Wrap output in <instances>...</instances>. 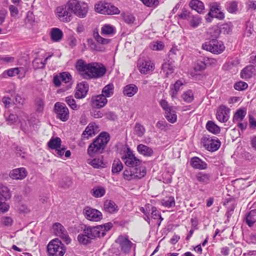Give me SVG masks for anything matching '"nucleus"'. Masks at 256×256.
I'll list each match as a JSON object with an SVG mask.
<instances>
[{
  "label": "nucleus",
  "mask_w": 256,
  "mask_h": 256,
  "mask_svg": "<svg viewBox=\"0 0 256 256\" xmlns=\"http://www.w3.org/2000/svg\"><path fill=\"white\" fill-rule=\"evenodd\" d=\"M165 116L167 120L171 123H174L176 122L177 116L175 111V108L170 109V110H168L165 112Z\"/></svg>",
  "instance_id": "obj_38"
},
{
  "label": "nucleus",
  "mask_w": 256,
  "mask_h": 256,
  "mask_svg": "<svg viewBox=\"0 0 256 256\" xmlns=\"http://www.w3.org/2000/svg\"><path fill=\"white\" fill-rule=\"evenodd\" d=\"M182 97L185 102L190 103L194 100V93L192 90H189L184 92Z\"/></svg>",
  "instance_id": "obj_49"
},
{
  "label": "nucleus",
  "mask_w": 256,
  "mask_h": 256,
  "mask_svg": "<svg viewBox=\"0 0 256 256\" xmlns=\"http://www.w3.org/2000/svg\"><path fill=\"white\" fill-rule=\"evenodd\" d=\"M62 140L58 137L52 138L48 143V146L51 149L56 150L60 148L61 146Z\"/></svg>",
  "instance_id": "obj_35"
},
{
  "label": "nucleus",
  "mask_w": 256,
  "mask_h": 256,
  "mask_svg": "<svg viewBox=\"0 0 256 256\" xmlns=\"http://www.w3.org/2000/svg\"><path fill=\"white\" fill-rule=\"evenodd\" d=\"M216 137L204 136L202 139V146L206 150L210 152H215L220 146V142Z\"/></svg>",
  "instance_id": "obj_9"
},
{
  "label": "nucleus",
  "mask_w": 256,
  "mask_h": 256,
  "mask_svg": "<svg viewBox=\"0 0 256 256\" xmlns=\"http://www.w3.org/2000/svg\"><path fill=\"white\" fill-rule=\"evenodd\" d=\"M162 204L166 208H173L175 206L176 202L174 196H166L161 200Z\"/></svg>",
  "instance_id": "obj_36"
},
{
  "label": "nucleus",
  "mask_w": 256,
  "mask_h": 256,
  "mask_svg": "<svg viewBox=\"0 0 256 256\" xmlns=\"http://www.w3.org/2000/svg\"><path fill=\"white\" fill-rule=\"evenodd\" d=\"M210 38H218L220 34L221 33L220 28L214 27L210 31Z\"/></svg>",
  "instance_id": "obj_60"
},
{
  "label": "nucleus",
  "mask_w": 256,
  "mask_h": 256,
  "mask_svg": "<svg viewBox=\"0 0 256 256\" xmlns=\"http://www.w3.org/2000/svg\"><path fill=\"white\" fill-rule=\"evenodd\" d=\"M145 131V128L142 125L138 122L135 124L134 132L136 136L139 137H142L144 136Z\"/></svg>",
  "instance_id": "obj_51"
},
{
  "label": "nucleus",
  "mask_w": 256,
  "mask_h": 256,
  "mask_svg": "<svg viewBox=\"0 0 256 256\" xmlns=\"http://www.w3.org/2000/svg\"><path fill=\"white\" fill-rule=\"evenodd\" d=\"M86 234H84L83 232L82 234H80L78 235V240L80 244L86 245L90 243L92 240Z\"/></svg>",
  "instance_id": "obj_50"
},
{
  "label": "nucleus",
  "mask_w": 256,
  "mask_h": 256,
  "mask_svg": "<svg viewBox=\"0 0 256 256\" xmlns=\"http://www.w3.org/2000/svg\"><path fill=\"white\" fill-rule=\"evenodd\" d=\"M104 210L109 214H114L118 210V208L114 202L107 200L104 202Z\"/></svg>",
  "instance_id": "obj_24"
},
{
  "label": "nucleus",
  "mask_w": 256,
  "mask_h": 256,
  "mask_svg": "<svg viewBox=\"0 0 256 256\" xmlns=\"http://www.w3.org/2000/svg\"><path fill=\"white\" fill-rule=\"evenodd\" d=\"M123 168V164L119 159L114 160L112 171V173L118 174Z\"/></svg>",
  "instance_id": "obj_44"
},
{
  "label": "nucleus",
  "mask_w": 256,
  "mask_h": 256,
  "mask_svg": "<svg viewBox=\"0 0 256 256\" xmlns=\"http://www.w3.org/2000/svg\"><path fill=\"white\" fill-rule=\"evenodd\" d=\"M137 66L140 72L142 74H149L154 68V65L150 60H140Z\"/></svg>",
  "instance_id": "obj_13"
},
{
  "label": "nucleus",
  "mask_w": 256,
  "mask_h": 256,
  "mask_svg": "<svg viewBox=\"0 0 256 256\" xmlns=\"http://www.w3.org/2000/svg\"><path fill=\"white\" fill-rule=\"evenodd\" d=\"M122 159L127 166L135 168L136 170H138L137 167L141 164V161L134 156L130 148H128L124 152Z\"/></svg>",
  "instance_id": "obj_8"
},
{
  "label": "nucleus",
  "mask_w": 256,
  "mask_h": 256,
  "mask_svg": "<svg viewBox=\"0 0 256 256\" xmlns=\"http://www.w3.org/2000/svg\"><path fill=\"white\" fill-rule=\"evenodd\" d=\"M47 249L48 256H63L66 251L64 245L57 238L49 242Z\"/></svg>",
  "instance_id": "obj_6"
},
{
  "label": "nucleus",
  "mask_w": 256,
  "mask_h": 256,
  "mask_svg": "<svg viewBox=\"0 0 256 256\" xmlns=\"http://www.w3.org/2000/svg\"><path fill=\"white\" fill-rule=\"evenodd\" d=\"M55 234L64 239L66 244L70 242L71 240L68 234L64 228L58 222L55 223L52 226Z\"/></svg>",
  "instance_id": "obj_15"
},
{
  "label": "nucleus",
  "mask_w": 256,
  "mask_h": 256,
  "mask_svg": "<svg viewBox=\"0 0 256 256\" xmlns=\"http://www.w3.org/2000/svg\"><path fill=\"white\" fill-rule=\"evenodd\" d=\"M246 113V110L242 109L238 110L233 116L232 120L234 122H242L245 117Z\"/></svg>",
  "instance_id": "obj_37"
},
{
  "label": "nucleus",
  "mask_w": 256,
  "mask_h": 256,
  "mask_svg": "<svg viewBox=\"0 0 256 256\" xmlns=\"http://www.w3.org/2000/svg\"><path fill=\"white\" fill-rule=\"evenodd\" d=\"M246 224L248 226L252 227L256 222V210H252L249 212L245 217Z\"/></svg>",
  "instance_id": "obj_30"
},
{
  "label": "nucleus",
  "mask_w": 256,
  "mask_h": 256,
  "mask_svg": "<svg viewBox=\"0 0 256 256\" xmlns=\"http://www.w3.org/2000/svg\"><path fill=\"white\" fill-rule=\"evenodd\" d=\"M66 8L71 12L80 18L87 16L89 9L88 4L80 0H68L66 2Z\"/></svg>",
  "instance_id": "obj_4"
},
{
  "label": "nucleus",
  "mask_w": 256,
  "mask_h": 256,
  "mask_svg": "<svg viewBox=\"0 0 256 256\" xmlns=\"http://www.w3.org/2000/svg\"><path fill=\"white\" fill-rule=\"evenodd\" d=\"M50 36L52 41L55 42H60L63 36V32L58 28H52L51 30Z\"/></svg>",
  "instance_id": "obj_31"
},
{
  "label": "nucleus",
  "mask_w": 256,
  "mask_h": 256,
  "mask_svg": "<svg viewBox=\"0 0 256 256\" xmlns=\"http://www.w3.org/2000/svg\"><path fill=\"white\" fill-rule=\"evenodd\" d=\"M256 71L254 66L248 65L241 71L240 76L243 79H249L255 75Z\"/></svg>",
  "instance_id": "obj_22"
},
{
  "label": "nucleus",
  "mask_w": 256,
  "mask_h": 256,
  "mask_svg": "<svg viewBox=\"0 0 256 256\" xmlns=\"http://www.w3.org/2000/svg\"><path fill=\"white\" fill-rule=\"evenodd\" d=\"M106 9V10L104 12V14H118L120 13L119 9L110 3L108 4Z\"/></svg>",
  "instance_id": "obj_41"
},
{
  "label": "nucleus",
  "mask_w": 256,
  "mask_h": 256,
  "mask_svg": "<svg viewBox=\"0 0 256 256\" xmlns=\"http://www.w3.org/2000/svg\"><path fill=\"white\" fill-rule=\"evenodd\" d=\"M230 112L229 108L224 105L220 106L218 110L216 118L221 122H226L229 119Z\"/></svg>",
  "instance_id": "obj_16"
},
{
  "label": "nucleus",
  "mask_w": 256,
  "mask_h": 256,
  "mask_svg": "<svg viewBox=\"0 0 256 256\" xmlns=\"http://www.w3.org/2000/svg\"><path fill=\"white\" fill-rule=\"evenodd\" d=\"M0 192L4 198L8 200L11 197L10 190L6 186L2 185L0 186Z\"/></svg>",
  "instance_id": "obj_59"
},
{
  "label": "nucleus",
  "mask_w": 256,
  "mask_h": 256,
  "mask_svg": "<svg viewBox=\"0 0 256 256\" xmlns=\"http://www.w3.org/2000/svg\"><path fill=\"white\" fill-rule=\"evenodd\" d=\"M138 90V87L134 84H129L125 86L123 90L124 96L132 97L134 96Z\"/></svg>",
  "instance_id": "obj_29"
},
{
  "label": "nucleus",
  "mask_w": 256,
  "mask_h": 256,
  "mask_svg": "<svg viewBox=\"0 0 256 256\" xmlns=\"http://www.w3.org/2000/svg\"><path fill=\"white\" fill-rule=\"evenodd\" d=\"M88 90V85L87 83L82 82L77 84L76 90L74 96L76 98H83L86 97Z\"/></svg>",
  "instance_id": "obj_18"
},
{
  "label": "nucleus",
  "mask_w": 256,
  "mask_h": 256,
  "mask_svg": "<svg viewBox=\"0 0 256 256\" xmlns=\"http://www.w3.org/2000/svg\"><path fill=\"white\" fill-rule=\"evenodd\" d=\"M54 110L57 118L66 122L70 117L69 110L64 103L56 102L54 106Z\"/></svg>",
  "instance_id": "obj_10"
},
{
  "label": "nucleus",
  "mask_w": 256,
  "mask_h": 256,
  "mask_svg": "<svg viewBox=\"0 0 256 256\" xmlns=\"http://www.w3.org/2000/svg\"><path fill=\"white\" fill-rule=\"evenodd\" d=\"M114 33V28L110 24H106L102 28L101 34L102 35H112Z\"/></svg>",
  "instance_id": "obj_40"
},
{
  "label": "nucleus",
  "mask_w": 256,
  "mask_h": 256,
  "mask_svg": "<svg viewBox=\"0 0 256 256\" xmlns=\"http://www.w3.org/2000/svg\"><path fill=\"white\" fill-rule=\"evenodd\" d=\"M71 12L66 8V4L64 8L59 6L56 8V14L59 20L64 22H70L72 18Z\"/></svg>",
  "instance_id": "obj_14"
},
{
  "label": "nucleus",
  "mask_w": 256,
  "mask_h": 256,
  "mask_svg": "<svg viewBox=\"0 0 256 256\" xmlns=\"http://www.w3.org/2000/svg\"><path fill=\"white\" fill-rule=\"evenodd\" d=\"M226 8L230 13H236L238 9V2L234 0L228 2L226 4Z\"/></svg>",
  "instance_id": "obj_46"
},
{
  "label": "nucleus",
  "mask_w": 256,
  "mask_h": 256,
  "mask_svg": "<svg viewBox=\"0 0 256 256\" xmlns=\"http://www.w3.org/2000/svg\"><path fill=\"white\" fill-rule=\"evenodd\" d=\"M248 87V84L242 81H240L236 82L234 84V88L238 90H243L247 88Z\"/></svg>",
  "instance_id": "obj_61"
},
{
  "label": "nucleus",
  "mask_w": 256,
  "mask_h": 256,
  "mask_svg": "<svg viewBox=\"0 0 256 256\" xmlns=\"http://www.w3.org/2000/svg\"><path fill=\"white\" fill-rule=\"evenodd\" d=\"M112 226V224L111 222H108L96 226H86L84 230V232L86 234L91 240H94L96 238L104 237L106 232L110 230Z\"/></svg>",
  "instance_id": "obj_5"
},
{
  "label": "nucleus",
  "mask_w": 256,
  "mask_h": 256,
  "mask_svg": "<svg viewBox=\"0 0 256 256\" xmlns=\"http://www.w3.org/2000/svg\"><path fill=\"white\" fill-rule=\"evenodd\" d=\"M28 172L25 168H20L12 170L10 172V176L13 180H22L27 176Z\"/></svg>",
  "instance_id": "obj_20"
},
{
  "label": "nucleus",
  "mask_w": 256,
  "mask_h": 256,
  "mask_svg": "<svg viewBox=\"0 0 256 256\" xmlns=\"http://www.w3.org/2000/svg\"><path fill=\"white\" fill-rule=\"evenodd\" d=\"M115 242L118 245L120 253L118 256H136V244L132 243L126 235H120L116 239Z\"/></svg>",
  "instance_id": "obj_3"
},
{
  "label": "nucleus",
  "mask_w": 256,
  "mask_h": 256,
  "mask_svg": "<svg viewBox=\"0 0 256 256\" xmlns=\"http://www.w3.org/2000/svg\"><path fill=\"white\" fill-rule=\"evenodd\" d=\"M122 15L124 21L128 24H132L135 20V18L130 14L124 13Z\"/></svg>",
  "instance_id": "obj_57"
},
{
  "label": "nucleus",
  "mask_w": 256,
  "mask_h": 256,
  "mask_svg": "<svg viewBox=\"0 0 256 256\" xmlns=\"http://www.w3.org/2000/svg\"><path fill=\"white\" fill-rule=\"evenodd\" d=\"M8 8L11 16L12 18H16L19 13L18 8L15 6L11 4L9 6Z\"/></svg>",
  "instance_id": "obj_62"
},
{
  "label": "nucleus",
  "mask_w": 256,
  "mask_h": 256,
  "mask_svg": "<svg viewBox=\"0 0 256 256\" xmlns=\"http://www.w3.org/2000/svg\"><path fill=\"white\" fill-rule=\"evenodd\" d=\"M190 166L195 169L205 170L207 168V164L198 157L194 156L190 160Z\"/></svg>",
  "instance_id": "obj_23"
},
{
  "label": "nucleus",
  "mask_w": 256,
  "mask_h": 256,
  "mask_svg": "<svg viewBox=\"0 0 256 256\" xmlns=\"http://www.w3.org/2000/svg\"><path fill=\"white\" fill-rule=\"evenodd\" d=\"M221 33L224 34H229L232 30V26L230 24H224L220 28Z\"/></svg>",
  "instance_id": "obj_56"
},
{
  "label": "nucleus",
  "mask_w": 256,
  "mask_h": 256,
  "mask_svg": "<svg viewBox=\"0 0 256 256\" xmlns=\"http://www.w3.org/2000/svg\"><path fill=\"white\" fill-rule=\"evenodd\" d=\"M160 104L164 110L165 112L168 110H170V109L172 110V108H174V106H169L168 102L165 100H161L160 102Z\"/></svg>",
  "instance_id": "obj_64"
},
{
  "label": "nucleus",
  "mask_w": 256,
  "mask_h": 256,
  "mask_svg": "<svg viewBox=\"0 0 256 256\" xmlns=\"http://www.w3.org/2000/svg\"><path fill=\"white\" fill-rule=\"evenodd\" d=\"M114 86L112 83L106 85L102 90V94L106 97H110L114 94Z\"/></svg>",
  "instance_id": "obj_39"
},
{
  "label": "nucleus",
  "mask_w": 256,
  "mask_h": 256,
  "mask_svg": "<svg viewBox=\"0 0 256 256\" xmlns=\"http://www.w3.org/2000/svg\"><path fill=\"white\" fill-rule=\"evenodd\" d=\"M107 102L106 98L102 94L95 96L92 98V106L97 108L104 107Z\"/></svg>",
  "instance_id": "obj_19"
},
{
  "label": "nucleus",
  "mask_w": 256,
  "mask_h": 256,
  "mask_svg": "<svg viewBox=\"0 0 256 256\" xmlns=\"http://www.w3.org/2000/svg\"><path fill=\"white\" fill-rule=\"evenodd\" d=\"M188 21L190 26L193 28H196L200 23L201 19L198 15H192Z\"/></svg>",
  "instance_id": "obj_54"
},
{
  "label": "nucleus",
  "mask_w": 256,
  "mask_h": 256,
  "mask_svg": "<svg viewBox=\"0 0 256 256\" xmlns=\"http://www.w3.org/2000/svg\"><path fill=\"white\" fill-rule=\"evenodd\" d=\"M65 102L73 110H78L80 106L76 104V102L72 96H66Z\"/></svg>",
  "instance_id": "obj_42"
},
{
  "label": "nucleus",
  "mask_w": 256,
  "mask_h": 256,
  "mask_svg": "<svg viewBox=\"0 0 256 256\" xmlns=\"http://www.w3.org/2000/svg\"><path fill=\"white\" fill-rule=\"evenodd\" d=\"M189 6L192 9L199 14H202L204 12V4L199 0H192L189 4Z\"/></svg>",
  "instance_id": "obj_26"
},
{
  "label": "nucleus",
  "mask_w": 256,
  "mask_h": 256,
  "mask_svg": "<svg viewBox=\"0 0 256 256\" xmlns=\"http://www.w3.org/2000/svg\"><path fill=\"white\" fill-rule=\"evenodd\" d=\"M108 2H100L96 4L94 6V8L96 12L104 14V12L106 10Z\"/></svg>",
  "instance_id": "obj_52"
},
{
  "label": "nucleus",
  "mask_w": 256,
  "mask_h": 256,
  "mask_svg": "<svg viewBox=\"0 0 256 256\" xmlns=\"http://www.w3.org/2000/svg\"><path fill=\"white\" fill-rule=\"evenodd\" d=\"M174 66L172 62L170 60L165 61L162 66V72L168 77L169 75L172 74L174 72Z\"/></svg>",
  "instance_id": "obj_25"
},
{
  "label": "nucleus",
  "mask_w": 256,
  "mask_h": 256,
  "mask_svg": "<svg viewBox=\"0 0 256 256\" xmlns=\"http://www.w3.org/2000/svg\"><path fill=\"white\" fill-rule=\"evenodd\" d=\"M88 164L96 168H104V166L102 158H94L88 162Z\"/></svg>",
  "instance_id": "obj_53"
},
{
  "label": "nucleus",
  "mask_w": 256,
  "mask_h": 256,
  "mask_svg": "<svg viewBox=\"0 0 256 256\" xmlns=\"http://www.w3.org/2000/svg\"><path fill=\"white\" fill-rule=\"evenodd\" d=\"M208 14L211 18H215L220 20L224 18V14L222 10V6L218 2L210 4V11Z\"/></svg>",
  "instance_id": "obj_12"
},
{
  "label": "nucleus",
  "mask_w": 256,
  "mask_h": 256,
  "mask_svg": "<svg viewBox=\"0 0 256 256\" xmlns=\"http://www.w3.org/2000/svg\"><path fill=\"white\" fill-rule=\"evenodd\" d=\"M61 80L62 82L68 84V86L72 84V76L68 72H62L60 73Z\"/></svg>",
  "instance_id": "obj_47"
},
{
  "label": "nucleus",
  "mask_w": 256,
  "mask_h": 256,
  "mask_svg": "<svg viewBox=\"0 0 256 256\" xmlns=\"http://www.w3.org/2000/svg\"><path fill=\"white\" fill-rule=\"evenodd\" d=\"M94 36L96 41L99 44H108L110 42V40L109 39L104 38L100 36L98 32H94Z\"/></svg>",
  "instance_id": "obj_58"
},
{
  "label": "nucleus",
  "mask_w": 256,
  "mask_h": 256,
  "mask_svg": "<svg viewBox=\"0 0 256 256\" xmlns=\"http://www.w3.org/2000/svg\"><path fill=\"white\" fill-rule=\"evenodd\" d=\"M206 127L208 131L215 134H219L220 131V128L211 120L207 122Z\"/></svg>",
  "instance_id": "obj_33"
},
{
  "label": "nucleus",
  "mask_w": 256,
  "mask_h": 256,
  "mask_svg": "<svg viewBox=\"0 0 256 256\" xmlns=\"http://www.w3.org/2000/svg\"><path fill=\"white\" fill-rule=\"evenodd\" d=\"M202 48L212 54H222L225 50V46L222 42L216 38H210L202 45Z\"/></svg>",
  "instance_id": "obj_7"
},
{
  "label": "nucleus",
  "mask_w": 256,
  "mask_h": 256,
  "mask_svg": "<svg viewBox=\"0 0 256 256\" xmlns=\"http://www.w3.org/2000/svg\"><path fill=\"white\" fill-rule=\"evenodd\" d=\"M92 195L96 198H100L106 194V190L102 186L94 187L92 190Z\"/></svg>",
  "instance_id": "obj_45"
},
{
  "label": "nucleus",
  "mask_w": 256,
  "mask_h": 256,
  "mask_svg": "<svg viewBox=\"0 0 256 256\" xmlns=\"http://www.w3.org/2000/svg\"><path fill=\"white\" fill-rule=\"evenodd\" d=\"M145 174L146 171H144V170L142 172V174L140 172V174H138L137 172L136 173H132V172H130V174H129L128 170H125L124 172V176L126 179L130 180L133 177H138L140 178L142 176H144Z\"/></svg>",
  "instance_id": "obj_48"
},
{
  "label": "nucleus",
  "mask_w": 256,
  "mask_h": 256,
  "mask_svg": "<svg viewBox=\"0 0 256 256\" xmlns=\"http://www.w3.org/2000/svg\"><path fill=\"white\" fill-rule=\"evenodd\" d=\"M142 3L147 6H156L158 5V0H140Z\"/></svg>",
  "instance_id": "obj_63"
},
{
  "label": "nucleus",
  "mask_w": 256,
  "mask_h": 256,
  "mask_svg": "<svg viewBox=\"0 0 256 256\" xmlns=\"http://www.w3.org/2000/svg\"><path fill=\"white\" fill-rule=\"evenodd\" d=\"M9 76H14L18 75L19 78H22L24 76V70L22 68H10L4 72Z\"/></svg>",
  "instance_id": "obj_27"
},
{
  "label": "nucleus",
  "mask_w": 256,
  "mask_h": 256,
  "mask_svg": "<svg viewBox=\"0 0 256 256\" xmlns=\"http://www.w3.org/2000/svg\"><path fill=\"white\" fill-rule=\"evenodd\" d=\"M150 48L153 50H160L164 48V44L162 42H153L150 44Z\"/></svg>",
  "instance_id": "obj_55"
},
{
  "label": "nucleus",
  "mask_w": 256,
  "mask_h": 256,
  "mask_svg": "<svg viewBox=\"0 0 256 256\" xmlns=\"http://www.w3.org/2000/svg\"><path fill=\"white\" fill-rule=\"evenodd\" d=\"M83 214L85 218L90 221L98 222L102 218V214L100 211L89 206L84 209Z\"/></svg>",
  "instance_id": "obj_11"
},
{
  "label": "nucleus",
  "mask_w": 256,
  "mask_h": 256,
  "mask_svg": "<svg viewBox=\"0 0 256 256\" xmlns=\"http://www.w3.org/2000/svg\"><path fill=\"white\" fill-rule=\"evenodd\" d=\"M98 126L95 123L89 124L82 134V138L88 140L90 138L93 136L98 131Z\"/></svg>",
  "instance_id": "obj_17"
},
{
  "label": "nucleus",
  "mask_w": 256,
  "mask_h": 256,
  "mask_svg": "<svg viewBox=\"0 0 256 256\" xmlns=\"http://www.w3.org/2000/svg\"><path fill=\"white\" fill-rule=\"evenodd\" d=\"M210 177V174L202 172H199L196 176L197 180L204 184L209 182Z\"/></svg>",
  "instance_id": "obj_34"
},
{
  "label": "nucleus",
  "mask_w": 256,
  "mask_h": 256,
  "mask_svg": "<svg viewBox=\"0 0 256 256\" xmlns=\"http://www.w3.org/2000/svg\"><path fill=\"white\" fill-rule=\"evenodd\" d=\"M216 62V60L214 58H204L203 60H198L195 66V71H202L206 68V66L208 64H212Z\"/></svg>",
  "instance_id": "obj_21"
},
{
  "label": "nucleus",
  "mask_w": 256,
  "mask_h": 256,
  "mask_svg": "<svg viewBox=\"0 0 256 256\" xmlns=\"http://www.w3.org/2000/svg\"><path fill=\"white\" fill-rule=\"evenodd\" d=\"M49 57L46 58L44 60L42 58H36L32 61V66L34 69L43 68H44L46 61Z\"/></svg>",
  "instance_id": "obj_32"
},
{
  "label": "nucleus",
  "mask_w": 256,
  "mask_h": 256,
  "mask_svg": "<svg viewBox=\"0 0 256 256\" xmlns=\"http://www.w3.org/2000/svg\"><path fill=\"white\" fill-rule=\"evenodd\" d=\"M76 68L82 78L86 80L100 78L106 74V68L102 63H86L82 59L77 60Z\"/></svg>",
  "instance_id": "obj_1"
},
{
  "label": "nucleus",
  "mask_w": 256,
  "mask_h": 256,
  "mask_svg": "<svg viewBox=\"0 0 256 256\" xmlns=\"http://www.w3.org/2000/svg\"><path fill=\"white\" fill-rule=\"evenodd\" d=\"M137 150L140 154L145 156H151L154 154L152 148L143 144H138L137 146Z\"/></svg>",
  "instance_id": "obj_28"
},
{
  "label": "nucleus",
  "mask_w": 256,
  "mask_h": 256,
  "mask_svg": "<svg viewBox=\"0 0 256 256\" xmlns=\"http://www.w3.org/2000/svg\"><path fill=\"white\" fill-rule=\"evenodd\" d=\"M110 140V134L108 132H101L89 146L88 154L92 157L96 154H102Z\"/></svg>",
  "instance_id": "obj_2"
},
{
  "label": "nucleus",
  "mask_w": 256,
  "mask_h": 256,
  "mask_svg": "<svg viewBox=\"0 0 256 256\" xmlns=\"http://www.w3.org/2000/svg\"><path fill=\"white\" fill-rule=\"evenodd\" d=\"M34 104L36 108V111L38 112H42L44 106V98L42 97H38L34 100Z\"/></svg>",
  "instance_id": "obj_43"
}]
</instances>
